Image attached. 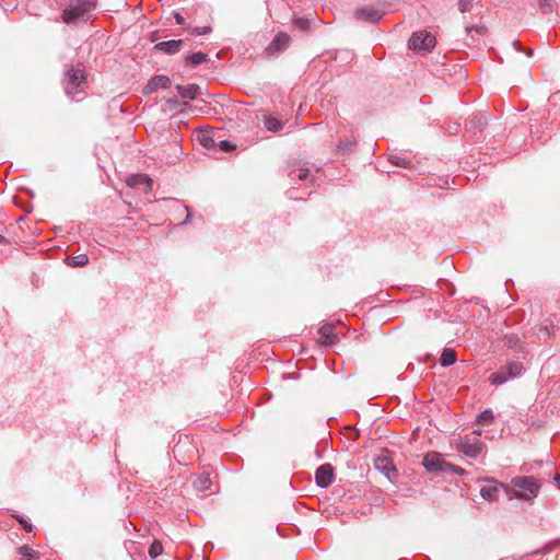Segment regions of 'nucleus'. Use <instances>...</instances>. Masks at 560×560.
<instances>
[{"instance_id": "obj_1", "label": "nucleus", "mask_w": 560, "mask_h": 560, "mask_svg": "<svg viewBox=\"0 0 560 560\" xmlns=\"http://www.w3.org/2000/svg\"><path fill=\"white\" fill-rule=\"evenodd\" d=\"M509 500L530 501L539 493L541 483L533 476H516L508 485H501Z\"/></svg>"}, {"instance_id": "obj_2", "label": "nucleus", "mask_w": 560, "mask_h": 560, "mask_svg": "<svg viewBox=\"0 0 560 560\" xmlns=\"http://www.w3.org/2000/svg\"><path fill=\"white\" fill-rule=\"evenodd\" d=\"M86 82V72L81 63L69 67L62 80V85L66 94L74 98L79 93L82 92V86Z\"/></svg>"}, {"instance_id": "obj_3", "label": "nucleus", "mask_w": 560, "mask_h": 560, "mask_svg": "<svg viewBox=\"0 0 560 560\" xmlns=\"http://www.w3.org/2000/svg\"><path fill=\"white\" fill-rule=\"evenodd\" d=\"M95 9V2L92 0H71L61 14L66 24H72L83 20L88 13Z\"/></svg>"}, {"instance_id": "obj_4", "label": "nucleus", "mask_w": 560, "mask_h": 560, "mask_svg": "<svg viewBox=\"0 0 560 560\" xmlns=\"http://www.w3.org/2000/svg\"><path fill=\"white\" fill-rule=\"evenodd\" d=\"M422 465L429 472H445L447 471V467H450L448 462L438 452L427 453L423 457Z\"/></svg>"}, {"instance_id": "obj_5", "label": "nucleus", "mask_w": 560, "mask_h": 560, "mask_svg": "<svg viewBox=\"0 0 560 560\" xmlns=\"http://www.w3.org/2000/svg\"><path fill=\"white\" fill-rule=\"evenodd\" d=\"M435 46V37L428 32H416L409 39V48L412 50H430Z\"/></svg>"}, {"instance_id": "obj_6", "label": "nucleus", "mask_w": 560, "mask_h": 560, "mask_svg": "<svg viewBox=\"0 0 560 560\" xmlns=\"http://www.w3.org/2000/svg\"><path fill=\"white\" fill-rule=\"evenodd\" d=\"M483 443L478 439H460L457 445L458 452L471 458L477 457L481 453Z\"/></svg>"}, {"instance_id": "obj_7", "label": "nucleus", "mask_w": 560, "mask_h": 560, "mask_svg": "<svg viewBox=\"0 0 560 560\" xmlns=\"http://www.w3.org/2000/svg\"><path fill=\"white\" fill-rule=\"evenodd\" d=\"M335 480L334 468L330 464H323L315 472V482L320 488H328Z\"/></svg>"}, {"instance_id": "obj_8", "label": "nucleus", "mask_w": 560, "mask_h": 560, "mask_svg": "<svg viewBox=\"0 0 560 560\" xmlns=\"http://www.w3.org/2000/svg\"><path fill=\"white\" fill-rule=\"evenodd\" d=\"M374 467L383 472L389 480L397 477V470L388 456H377L374 460Z\"/></svg>"}, {"instance_id": "obj_9", "label": "nucleus", "mask_w": 560, "mask_h": 560, "mask_svg": "<svg viewBox=\"0 0 560 560\" xmlns=\"http://www.w3.org/2000/svg\"><path fill=\"white\" fill-rule=\"evenodd\" d=\"M290 40L291 38L287 33L280 32L273 37L266 50L269 55L280 52L289 46Z\"/></svg>"}, {"instance_id": "obj_10", "label": "nucleus", "mask_w": 560, "mask_h": 560, "mask_svg": "<svg viewBox=\"0 0 560 560\" xmlns=\"http://www.w3.org/2000/svg\"><path fill=\"white\" fill-rule=\"evenodd\" d=\"M489 485L480 489L481 497L487 501H497L499 499V491L502 489L501 482H497L493 478L486 479Z\"/></svg>"}, {"instance_id": "obj_11", "label": "nucleus", "mask_w": 560, "mask_h": 560, "mask_svg": "<svg viewBox=\"0 0 560 560\" xmlns=\"http://www.w3.org/2000/svg\"><path fill=\"white\" fill-rule=\"evenodd\" d=\"M319 342L324 346H331L337 340L335 332V326L331 324H325L318 329Z\"/></svg>"}, {"instance_id": "obj_12", "label": "nucleus", "mask_w": 560, "mask_h": 560, "mask_svg": "<svg viewBox=\"0 0 560 560\" xmlns=\"http://www.w3.org/2000/svg\"><path fill=\"white\" fill-rule=\"evenodd\" d=\"M182 43L183 42L180 39H171V40L158 43L154 46V48L158 50L164 51L166 54H175V52L179 51Z\"/></svg>"}, {"instance_id": "obj_13", "label": "nucleus", "mask_w": 560, "mask_h": 560, "mask_svg": "<svg viewBox=\"0 0 560 560\" xmlns=\"http://www.w3.org/2000/svg\"><path fill=\"white\" fill-rule=\"evenodd\" d=\"M127 185L133 188L145 185L148 190H151L152 180L147 175L133 174L127 178Z\"/></svg>"}, {"instance_id": "obj_14", "label": "nucleus", "mask_w": 560, "mask_h": 560, "mask_svg": "<svg viewBox=\"0 0 560 560\" xmlns=\"http://www.w3.org/2000/svg\"><path fill=\"white\" fill-rule=\"evenodd\" d=\"M171 85V80L166 75H155L153 77L149 84L147 85V89L149 92L156 91L158 89H166Z\"/></svg>"}, {"instance_id": "obj_15", "label": "nucleus", "mask_w": 560, "mask_h": 560, "mask_svg": "<svg viewBox=\"0 0 560 560\" xmlns=\"http://www.w3.org/2000/svg\"><path fill=\"white\" fill-rule=\"evenodd\" d=\"M212 480L208 472H202L194 480V488L198 491H207L211 488Z\"/></svg>"}, {"instance_id": "obj_16", "label": "nucleus", "mask_w": 560, "mask_h": 560, "mask_svg": "<svg viewBox=\"0 0 560 560\" xmlns=\"http://www.w3.org/2000/svg\"><path fill=\"white\" fill-rule=\"evenodd\" d=\"M177 92L178 94L184 98L194 100L198 96L199 86L195 84L189 85H177Z\"/></svg>"}, {"instance_id": "obj_17", "label": "nucleus", "mask_w": 560, "mask_h": 560, "mask_svg": "<svg viewBox=\"0 0 560 560\" xmlns=\"http://www.w3.org/2000/svg\"><path fill=\"white\" fill-rule=\"evenodd\" d=\"M457 360V355L455 350L451 348H445L441 354L440 363L442 366L453 365Z\"/></svg>"}, {"instance_id": "obj_18", "label": "nucleus", "mask_w": 560, "mask_h": 560, "mask_svg": "<svg viewBox=\"0 0 560 560\" xmlns=\"http://www.w3.org/2000/svg\"><path fill=\"white\" fill-rule=\"evenodd\" d=\"M67 264L71 267H83L89 264L86 254H73L67 258Z\"/></svg>"}, {"instance_id": "obj_19", "label": "nucleus", "mask_w": 560, "mask_h": 560, "mask_svg": "<svg viewBox=\"0 0 560 560\" xmlns=\"http://www.w3.org/2000/svg\"><path fill=\"white\" fill-rule=\"evenodd\" d=\"M18 552L21 556L20 560H38L39 559V553L26 545L19 547Z\"/></svg>"}, {"instance_id": "obj_20", "label": "nucleus", "mask_w": 560, "mask_h": 560, "mask_svg": "<svg viewBox=\"0 0 560 560\" xmlns=\"http://www.w3.org/2000/svg\"><path fill=\"white\" fill-rule=\"evenodd\" d=\"M264 125L269 131H279L282 129L283 124L273 116H265Z\"/></svg>"}, {"instance_id": "obj_21", "label": "nucleus", "mask_w": 560, "mask_h": 560, "mask_svg": "<svg viewBox=\"0 0 560 560\" xmlns=\"http://www.w3.org/2000/svg\"><path fill=\"white\" fill-rule=\"evenodd\" d=\"M355 15L358 19H365L371 22H376L381 19V14L375 10L368 11L365 9H361L355 12Z\"/></svg>"}, {"instance_id": "obj_22", "label": "nucleus", "mask_w": 560, "mask_h": 560, "mask_svg": "<svg viewBox=\"0 0 560 560\" xmlns=\"http://www.w3.org/2000/svg\"><path fill=\"white\" fill-rule=\"evenodd\" d=\"M510 377L508 376L504 369H501L500 371L492 373L489 377V381L493 385H502L504 384Z\"/></svg>"}, {"instance_id": "obj_23", "label": "nucleus", "mask_w": 560, "mask_h": 560, "mask_svg": "<svg viewBox=\"0 0 560 560\" xmlns=\"http://www.w3.org/2000/svg\"><path fill=\"white\" fill-rule=\"evenodd\" d=\"M510 378L521 375L523 365L520 362H511L503 368Z\"/></svg>"}, {"instance_id": "obj_24", "label": "nucleus", "mask_w": 560, "mask_h": 560, "mask_svg": "<svg viewBox=\"0 0 560 560\" xmlns=\"http://www.w3.org/2000/svg\"><path fill=\"white\" fill-rule=\"evenodd\" d=\"M207 59H208V55H207V54H203V52H201V51L194 52V54H191V55H189V56L187 57V61H188L191 66L200 65V63L205 62Z\"/></svg>"}, {"instance_id": "obj_25", "label": "nucleus", "mask_w": 560, "mask_h": 560, "mask_svg": "<svg viewBox=\"0 0 560 560\" xmlns=\"http://www.w3.org/2000/svg\"><path fill=\"white\" fill-rule=\"evenodd\" d=\"M163 553V545L160 540H154L150 548H149V555L152 559L158 558Z\"/></svg>"}, {"instance_id": "obj_26", "label": "nucleus", "mask_w": 560, "mask_h": 560, "mask_svg": "<svg viewBox=\"0 0 560 560\" xmlns=\"http://www.w3.org/2000/svg\"><path fill=\"white\" fill-rule=\"evenodd\" d=\"M493 420V412L490 409L483 410L478 417H477V423L478 424H488L491 423Z\"/></svg>"}, {"instance_id": "obj_27", "label": "nucleus", "mask_w": 560, "mask_h": 560, "mask_svg": "<svg viewBox=\"0 0 560 560\" xmlns=\"http://www.w3.org/2000/svg\"><path fill=\"white\" fill-rule=\"evenodd\" d=\"M186 30L191 34V35H206V34H209L212 28L211 26H201V27H192V26H187Z\"/></svg>"}, {"instance_id": "obj_28", "label": "nucleus", "mask_w": 560, "mask_h": 560, "mask_svg": "<svg viewBox=\"0 0 560 560\" xmlns=\"http://www.w3.org/2000/svg\"><path fill=\"white\" fill-rule=\"evenodd\" d=\"M197 139L207 149L212 148L214 144V140L208 133L201 132L197 136Z\"/></svg>"}, {"instance_id": "obj_29", "label": "nucleus", "mask_w": 560, "mask_h": 560, "mask_svg": "<svg viewBox=\"0 0 560 560\" xmlns=\"http://www.w3.org/2000/svg\"><path fill=\"white\" fill-rule=\"evenodd\" d=\"M475 0H458V10L462 13L469 11Z\"/></svg>"}, {"instance_id": "obj_30", "label": "nucleus", "mask_w": 560, "mask_h": 560, "mask_svg": "<svg viewBox=\"0 0 560 560\" xmlns=\"http://www.w3.org/2000/svg\"><path fill=\"white\" fill-rule=\"evenodd\" d=\"M294 25L302 31H307L310 28V22L307 19H304V18L295 19Z\"/></svg>"}, {"instance_id": "obj_31", "label": "nucleus", "mask_w": 560, "mask_h": 560, "mask_svg": "<svg viewBox=\"0 0 560 560\" xmlns=\"http://www.w3.org/2000/svg\"><path fill=\"white\" fill-rule=\"evenodd\" d=\"M291 175L295 176L300 180H304L308 176V170L307 168H299L296 171H293Z\"/></svg>"}, {"instance_id": "obj_32", "label": "nucleus", "mask_w": 560, "mask_h": 560, "mask_svg": "<svg viewBox=\"0 0 560 560\" xmlns=\"http://www.w3.org/2000/svg\"><path fill=\"white\" fill-rule=\"evenodd\" d=\"M218 145H219L220 150H222L224 152H229L235 148V145L228 140L220 141Z\"/></svg>"}, {"instance_id": "obj_33", "label": "nucleus", "mask_w": 560, "mask_h": 560, "mask_svg": "<svg viewBox=\"0 0 560 560\" xmlns=\"http://www.w3.org/2000/svg\"><path fill=\"white\" fill-rule=\"evenodd\" d=\"M448 466L450 467H447V471H452V472H454L455 475H458V476H463L465 474V469L459 467V466L453 465L451 463H448Z\"/></svg>"}, {"instance_id": "obj_34", "label": "nucleus", "mask_w": 560, "mask_h": 560, "mask_svg": "<svg viewBox=\"0 0 560 560\" xmlns=\"http://www.w3.org/2000/svg\"><path fill=\"white\" fill-rule=\"evenodd\" d=\"M16 520L19 521V523L23 526V528L26 530V532H31L32 530V524L28 523L27 521H25L22 516H16Z\"/></svg>"}, {"instance_id": "obj_35", "label": "nucleus", "mask_w": 560, "mask_h": 560, "mask_svg": "<svg viewBox=\"0 0 560 560\" xmlns=\"http://www.w3.org/2000/svg\"><path fill=\"white\" fill-rule=\"evenodd\" d=\"M174 18H175V21L177 24L185 26V28L187 27L186 23H185V19L183 18V15L180 13L175 12Z\"/></svg>"}, {"instance_id": "obj_36", "label": "nucleus", "mask_w": 560, "mask_h": 560, "mask_svg": "<svg viewBox=\"0 0 560 560\" xmlns=\"http://www.w3.org/2000/svg\"><path fill=\"white\" fill-rule=\"evenodd\" d=\"M483 30H485L483 26H479V27H477V26H469V27L466 28L467 32L476 31L478 33H482Z\"/></svg>"}, {"instance_id": "obj_37", "label": "nucleus", "mask_w": 560, "mask_h": 560, "mask_svg": "<svg viewBox=\"0 0 560 560\" xmlns=\"http://www.w3.org/2000/svg\"><path fill=\"white\" fill-rule=\"evenodd\" d=\"M390 161L393 163H395L396 165H405V160L404 159H401V160H399V159H397V160L390 159Z\"/></svg>"}, {"instance_id": "obj_38", "label": "nucleus", "mask_w": 560, "mask_h": 560, "mask_svg": "<svg viewBox=\"0 0 560 560\" xmlns=\"http://www.w3.org/2000/svg\"><path fill=\"white\" fill-rule=\"evenodd\" d=\"M555 480L557 481V483H558V488L560 489V476H558V475H557V476L555 477Z\"/></svg>"}, {"instance_id": "obj_39", "label": "nucleus", "mask_w": 560, "mask_h": 560, "mask_svg": "<svg viewBox=\"0 0 560 560\" xmlns=\"http://www.w3.org/2000/svg\"><path fill=\"white\" fill-rule=\"evenodd\" d=\"M0 243H7V240L2 234H0Z\"/></svg>"}, {"instance_id": "obj_40", "label": "nucleus", "mask_w": 560, "mask_h": 560, "mask_svg": "<svg viewBox=\"0 0 560 560\" xmlns=\"http://www.w3.org/2000/svg\"><path fill=\"white\" fill-rule=\"evenodd\" d=\"M340 149H342V141H340L339 145H338Z\"/></svg>"}]
</instances>
